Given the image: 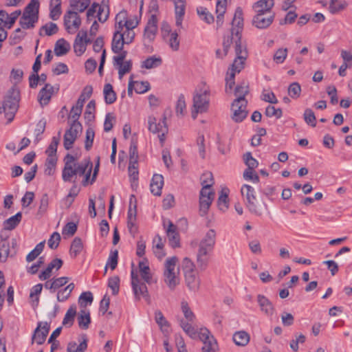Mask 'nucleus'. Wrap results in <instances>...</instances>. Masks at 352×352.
<instances>
[{
    "instance_id": "nucleus-1",
    "label": "nucleus",
    "mask_w": 352,
    "mask_h": 352,
    "mask_svg": "<svg viewBox=\"0 0 352 352\" xmlns=\"http://www.w3.org/2000/svg\"><path fill=\"white\" fill-rule=\"evenodd\" d=\"M64 168L62 170V179L65 182H72L74 184L77 182V177L84 176L82 184L86 186L89 184L92 162L90 160H85L76 162L74 156L67 154L64 158Z\"/></svg>"
},
{
    "instance_id": "nucleus-2",
    "label": "nucleus",
    "mask_w": 352,
    "mask_h": 352,
    "mask_svg": "<svg viewBox=\"0 0 352 352\" xmlns=\"http://www.w3.org/2000/svg\"><path fill=\"white\" fill-rule=\"evenodd\" d=\"M40 3L38 0H31L25 7L19 23L23 30L32 29L35 27L39 17Z\"/></svg>"
},
{
    "instance_id": "nucleus-3",
    "label": "nucleus",
    "mask_w": 352,
    "mask_h": 352,
    "mask_svg": "<svg viewBox=\"0 0 352 352\" xmlns=\"http://www.w3.org/2000/svg\"><path fill=\"white\" fill-rule=\"evenodd\" d=\"M177 256L168 258L164 263V280L170 290L179 284V270L176 269Z\"/></svg>"
},
{
    "instance_id": "nucleus-4",
    "label": "nucleus",
    "mask_w": 352,
    "mask_h": 352,
    "mask_svg": "<svg viewBox=\"0 0 352 352\" xmlns=\"http://www.w3.org/2000/svg\"><path fill=\"white\" fill-rule=\"evenodd\" d=\"M210 91L206 89H199L195 91L193 96V105L192 118L195 120L198 113L207 111L209 107Z\"/></svg>"
},
{
    "instance_id": "nucleus-5",
    "label": "nucleus",
    "mask_w": 352,
    "mask_h": 352,
    "mask_svg": "<svg viewBox=\"0 0 352 352\" xmlns=\"http://www.w3.org/2000/svg\"><path fill=\"white\" fill-rule=\"evenodd\" d=\"M236 58L234 60L230 72H234V74L239 73L243 68L245 62L248 58V53L245 44H243L240 40L235 41L234 47Z\"/></svg>"
},
{
    "instance_id": "nucleus-6",
    "label": "nucleus",
    "mask_w": 352,
    "mask_h": 352,
    "mask_svg": "<svg viewBox=\"0 0 352 352\" xmlns=\"http://www.w3.org/2000/svg\"><path fill=\"white\" fill-rule=\"evenodd\" d=\"M241 193L248 210L254 214L261 215V212L257 206V199L254 188L250 185L243 184L241 188Z\"/></svg>"
},
{
    "instance_id": "nucleus-7",
    "label": "nucleus",
    "mask_w": 352,
    "mask_h": 352,
    "mask_svg": "<svg viewBox=\"0 0 352 352\" xmlns=\"http://www.w3.org/2000/svg\"><path fill=\"white\" fill-rule=\"evenodd\" d=\"M64 26L69 34L75 33L81 25V19L78 13L74 10H67L63 16Z\"/></svg>"
},
{
    "instance_id": "nucleus-8",
    "label": "nucleus",
    "mask_w": 352,
    "mask_h": 352,
    "mask_svg": "<svg viewBox=\"0 0 352 352\" xmlns=\"http://www.w3.org/2000/svg\"><path fill=\"white\" fill-rule=\"evenodd\" d=\"M131 276L132 289L135 296V298L140 300V298L142 297L146 300H148L149 295L147 287L146 285V283L144 281H142L138 278V275L135 274L133 270L131 271Z\"/></svg>"
},
{
    "instance_id": "nucleus-9",
    "label": "nucleus",
    "mask_w": 352,
    "mask_h": 352,
    "mask_svg": "<svg viewBox=\"0 0 352 352\" xmlns=\"http://www.w3.org/2000/svg\"><path fill=\"white\" fill-rule=\"evenodd\" d=\"M214 193L211 189H209V185H206L202 187L199 197V210L201 216L207 213L214 199Z\"/></svg>"
},
{
    "instance_id": "nucleus-10",
    "label": "nucleus",
    "mask_w": 352,
    "mask_h": 352,
    "mask_svg": "<svg viewBox=\"0 0 352 352\" xmlns=\"http://www.w3.org/2000/svg\"><path fill=\"white\" fill-rule=\"evenodd\" d=\"M20 100V92L19 89L12 88L3 102V108L4 111H11L16 113Z\"/></svg>"
},
{
    "instance_id": "nucleus-11",
    "label": "nucleus",
    "mask_w": 352,
    "mask_h": 352,
    "mask_svg": "<svg viewBox=\"0 0 352 352\" xmlns=\"http://www.w3.org/2000/svg\"><path fill=\"white\" fill-rule=\"evenodd\" d=\"M82 129V127L80 122L70 124V128L65 131L64 135L63 145L66 150L72 148L79 132H81Z\"/></svg>"
},
{
    "instance_id": "nucleus-12",
    "label": "nucleus",
    "mask_w": 352,
    "mask_h": 352,
    "mask_svg": "<svg viewBox=\"0 0 352 352\" xmlns=\"http://www.w3.org/2000/svg\"><path fill=\"white\" fill-rule=\"evenodd\" d=\"M247 100L238 102L234 100L231 105L232 119L235 122H241L247 116L248 111H247Z\"/></svg>"
},
{
    "instance_id": "nucleus-13",
    "label": "nucleus",
    "mask_w": 352,
    "mask_h": 352,
    "mask_svg": "<svg viewBox=\"0 0 352 352\" xmlns=\"http://www.w3.org/2000/svg\"><path fill=\"white\" fill-rule=\"evenodd\" d=\"M91 43V40L87 37L86 30L79 31L74 43V50L77 56H81L86 50L87 45Z\"/></svg>"
},
{
    "instance_id": "nucleus-14",
    "label": "nucleus",
    "mask_w": 352,
    "mask_h": 352,
    "mask_svg": "<svg viewBox=\"0 0 352 352\" xmlns=\"http://www.w3.org/2000/svg\"><path fill=\"white\" fill-rule=\"evenodd\" d=\"M232 25L233 26L231 30L232 36L235 35L237 38L236 40L241 41V31L243 27V10L241 8H236Z\"/></svg>"
},
{
    "instance_id": "nucleus-15",
    "label": "nucleus",
    "mask_w": 352,
    "mask_h": 352,
    "mask_svg": "<svg viewBox=\"0 0 352 352\" xmlns=\"http://www.w3.org/2000/svg\"><path fill=\"white\" fill-rule=\"evenodd\" d=\"M200 336L201 341L204 343V346L201 349L202 352H217V342L208 330L204 331Z\"/></svg>"
},
{
    "instance_id": "nucleus-16",
    "label": "nucleus",
    "mask_w": 352,
    "mask_h": 352,
    "mask_svg": "<svg viewBox=\"0 0 352 352\" xmlns=\"http://www.w3.org/2000/svg\"><path fill=\"white\" fill-rule=\"evenodd\" d=\"M274 17V13L256 14L252 19V25L258 29L267 28L273 23Z\"/></svg>"
},
{
    "instance_id": "nucleus-17",
    "label": "nucleus",
    "mask_w": 352,
    "mask_h": 352,
    "mask_svg": "<svg viewBox=\"0 0 352 352\" xmlns=\"http://www.w3.org/2000/svg\"><path fill=\"white\" fill-rule=\"evenodd\" d=\"M42 324L41 322L38 323V326L35 329L32 337V344L34 342L38 344H42L45 342L50 331V325L47 322H45L43 325Z\"/></svg>"
},
{
    "instance_id": "nucleus-18",
    "label": "nucleus",
    "mask_w": 352,
    "mask_h": 352,
    "mask_svg": "<svg viewBox=\"0 0 352 352\" xmlns=\"http://www.w3.org/2000/svg\"><path fill=\"white\" fill-rule=\"evenodd\" d=\"M157 31V19L155 14H152L144 28V39L148 43L152 42L156 36Z\"/></svg>"
},
{
    "instance_id": "nucleus-19",
    "label": "nucleus",
    "mask_w": 352,
    "mask_h": 352,
    "mask_svg": "<svg viewBox=\"0 0 352 352\" xmlns=\"http://www.w3.org/2000/svg\"><path fill=\"white\" fill-rule=\"evenodd\" d=\"M216 243V232L214 229H210L201 239L199 245V249L212 252Z\"/></svg>"
},
{
    "instance_id": "nucleus-20",
    "label": "nucleus",
    "mask_w": 352,
    "mask_h": 352,
    "mask_svg": "<svg viewBox=\"0 0 352 352\" xmlns=\"http://www.w3.org/2000/svg\"><path fill=\"white\" fill-rule=\"evenodd\" d=\"M167 228L166 229L169 245L173 248L179 247V235L177 231V227L170 220L167 221Z\"/></svg>"
},
{
    "instance_id": "nucleus-21",
    "label": "nucleus",
    "mask_w": 352,
    "mask_h": 352,
    "mask_svg": "<svg viewBox=\"0 0 352 352\" xmlns=\"http://www.w3.org/2000/svg\"><path fill=\"white\" fill-rule=\"evenodd\" d=\"M193 322H186L184 319H181L179 321L180 327L182 328L184 331L192 339L199 338L201 340V335L204 331L208 330L207 329H201L200 331L192 326Z\"/></svg>"
},
{
    "instance_id": "nucleus-22",
    "label": "nucleus",
    "mask_w": 352,
    "mask_h": 352,
    "mask_svg": "<svg viewBox=\"0 0 352 352\" xmlns=\"http://www.w3.org/2000/svg\"><path fill=\"white\" fill-rule=\"evenodd\" d=\"M175 5V24L182 28L183 18L186 10V0H173Z\"/></svg>"
},
{
    "instance_id": "nucleus-23",
    "label": "nucleus",
    "mask_w": 352,
    "mask_h": 352,
    "mask_svg": "<svg viewBox=\"0 0 352 352\" xmlns=\"http://www.w3.org/2000/svg\"><path fill=\"white\" fill-rule=\"evenodd\" d=\"M257 302L261 311L267 316H272L274 312V307L272 302L264 295L257 296Z\"/></svg>"
},
{
    "instance_id": "nucleus-24",
    "label": "nucleus",
    "mask_w": 352,
    "mask_h": 352,
    "mask_svg": "<svg viewBox=\"0 0 352 352\" xmlns=\"http://www.w3.org/2000/svg\"><path fill=\"white\" fill-rule=\"evenodd\" d=\"M274 5V0H259L254 3L253 8L256 14H265L267 13H274L272 11Z\"/></svg>"
},
{
    "instance_id": "nucleus-25",
    "label": "nucleus",
    "mask_w": 352,
    "mask_h": 352,
    "mask_svg": "<svg viewBox=\"0 0 352 352\" xmlns=\"http://www.w3.org/2000/svg\"><path fill=\"white\" fill-rule=\"evenodd\" d=\"M54 93V87L47 83L43 87L38 95V99L41 105H47L51 100L52 96Z\"/></svg>"
},
{
    "instance_id": "nucleus-26",
    "label": "nucleus",
    "mask_w": 352,
    "mask_h": 352,
    "mask_svg": "<svg viewBox=\"0 0 352 352\" xmlns=\"http://www.w3.org/2000/svg\"><path fill=\"white\" fill-rule=\"evenodd\" d=\"M164 185V177L162 175L155 174L151 179L150 189L152 194L155 196H160Z\"/></svg>"
},
{
    "instance_id": "nucleus-27",
    "label": "nucleus",
    "mask_w": 352,
    "mask_h": 352,
    "mask_svg": "<svg viewBox=\"0 0 352 352\" xmlns=\"http://www.w3.org/2000/svg\"><path fill=\"white\" fill-rule=\"evenodd\" d=\"M186 286L192 292L198 291L200 285V280L197 276V272L194 273H188L184 274Z\"/></svg>"
},
{
    "instance_id": "nucleus-28",
    "label": "nucleus",
    "mask_w": 352,
    "mask_h": 352,
    "mask_svg": "<svg viewBox=\"0 0 352 352\" xmlns=\"http://www.w3.org/2000/svg\"><path fill=\"white\" fill-rule=\"evenodd\" d=\"M209 252L198 249L196 255L197 267L200 271H204L209 263Z\"/></svg>"
},
{
    "instance_id": "nucleus-29",
    "label": "nucleus",
    "mask_w": 352,
    "mask_h": 352,
    "mask_svg": "<svg viewBox=\"0 0 352 352\" xmlns=\"http://www.w3.org/2000/svg\"><path fill=\"white\" fill-rule=\"evenodd\" d=\"M227 0H217V28H219L223 23V16L226 11Z\"/></svg>"
},
{
    "instance_id": "nucleus-30",
    "label": "nucleus",
    "mask_w": 352,
    "mask_h": 352,
    "mask_svg": "<svg viewBox=\"0 0 352 352\" xmlns=\"http://www.w3.org/2000/svg\"><path fill=\"white\" fill-rule=\"evenodd\" d=\"M227 0H217V28H219L223 23V16L226 11Z\"/></svg>"
},
{
    "instance_id": "nucleus-31",
    "label": "nucleus",
    "mask_w": 352,
    "mask_h": 352,
    "mask_svg": "<svg viewBox=\"0 0 352 352\" xmlns=\"http://www.w3.org/2000/svg\"><path fill=\"white\" fill-rule=\"evenodd\" d=\"M81 340L77 346L75 342H70L67 344V352H85L87 348V338L86 335L81 336Z\"/></svg>"
},
{
    "instance_id": "nucleus-32",
    "label": "nucleus",
    "mask_w": 352,
    "mask_h": 352,
    "mask_svg": "<svg viewBox=\"0 0 352 352\" xmlns=\"http://www.w3.org/2000/svg\"><path fill=\"white\" fill-rule=\"evenodd\" d=\"M124 36V34L114 32L111 43V50L113 53H119L123 50L124 45L126 44Z\"/></svg>"
},
{
    "instance_id": "nucleus-33",
    "label": "nucleus",
    "mask_w": 352,
    "mask_h": 352,
    "mask_svg": "<svg viewBox=\"0 0 352 352\" xmlns=\"http://www.w3.org/2000/svg\"><path fill=\"white\" fill-rule=\"evenodd\" d=\"M148 130L153 133H160L162 129H166V117H164L162 122H157L155 117L150 116L148 120Z\"/></svg>"
},
{
    "instance_id": "nucleus-34",
    "label": "nucleus",
    "mask_w": 352,
    "mask_h": 352,
    "mask_svg": "<svg viewBox=\"0 0 352 352\" xmlns=\"http://www.w3.org/2000/svg\"><path fill=\"white\" fill-rule=\"evenodd\" d=\"M249 93V87L246 82H242L237 85L234 89V95L236 97L234 100L238 102L247 100L245 96Z\"/></svg>"
},
{
    "instance_id": "nucleus-35",
    "label": "nucleus",
    "mask_w": 352,
    "mask_h": 352,
    "mask_svg": "<svg viewBox=\"0 0 352 352\" xmlns=\"http://www.w3.org/2000/svg\"><path fill=\"white\" fill-rule=\"evenodd\" d=\"M69 50V43L64 38H60L55 43L54 51L57 56H60L65 55Z\"/></svg>"
},
{
    "instance_id": "nucleus-36",
    "label": "nucleus",
    "mask_w": 352,
    "mask_h": 352,
    "mask_svg": "<svg viewBox=\"0 0 352 352\" xmlns=\"http://www.w3.org/2000/svg\"><path fill=\"white\" fill-rule=\"evenodd\" d=\"M232 340L236 345L245 346L250 342V336L245 331H239L233 334Z\"/></svg>"
},
{
    "instance_id": "nucleus-37",
    "label": "nucleus",
    "mask_w": 352,
    "mask_h": 352,
    "mask_svg": "<svg viewBox=\"0 0 352 352\" xmlns=\"http://www.w3.org/2000/svg\"><path fill=\"white\" fill-rule=\"evenodd\" d=\"M162 64V59L160 56H152L148 57L142 62L141 67L151 69L160 67Z\"/></svg>"
},
{
    "instance_id": "nucleus-38",
    "label": "nucleus",
    "mask_w": 352,
    "mask_h": 352,
    "mask_svg": "<svg viewBox=\"0 0 352 352\" xmlns=\"http://www.w3.org/2000/svg\"><path fill=\"white\" fill-rule=\"evenodd\" d=\"M147 261H142L139 262V269L142 278L148 284L152 283V275L150 273V268L146 264Z\"/></svg>"
},
{
    "instance_id": "nucleus-39",
    "label": "nucleus",
    "mask_w": 352,
    "mask_h": 352,
    "mask_svg": "<svg viewBox=\"0 0 352 352\" xmlns=\"http://www.w3.org/2000/svg\"><path fill=\"white\" fill-rule=\"evenodd\" d=\"M78 323L80 328L87 329L91 323V317L89 311L80 310L78 316Z\"/></svg>"
},
{
    "instance_id": "nucleus-40",
    "label": "nucleus",
    "mask_w": 352,
    "mask_h": 352,
    "mask_svg": "<svg viewBox=\"0 0 352 352\" xmlns=\"http://www.w3.org/2000/svg\"><path fill=\"white\" fill-rule=\"evenodd\" d=\"M58 31V27L57 25L53 22H49L44 25H43L38 32V34L41 36L44 35L46 36H52L56 34Z\"/></svg>"
},
{
    "instance_id": "nucleus-41",
    "label": "nucleus",
    "mask_w": 352,
    "mask_h": 352,
    "mask_svg": "<svg viewBox=\"0 0 352 352\" xmlns=\"http://www.w3.org/2000/svg\"><path fill=\"white\" fill-rule=\"evenodd\" d=\"M104 101L107 104H113L116 100V94L110 83L105 84L103 89Z\"/></svg>"
},
{
    "instance_id": "nucleus-42",
    "label": "nucleus",
    "mask_w": 352,
    "mask_h": 352,
    "mask_svg": "<svg viewBox=\"0 0 352 352\" xmlns=\"http://www.w3.org/2000/svg\"><path fill=\"white\" fill-rule=\"evenodd\" d=\"M90 0H72L69 1L70 10L83 12L89 6Z\"/></svg>"
},
{
    "instance_id": "nucleus-43",
    "label": "nucleus",
    "mask_w": 352,
    "mask_h": 352,
    "mask_svg": "<svg viewBox=\"0 0 352 352\" xmlns=\"http://www.w3.org/2000/svg\"><path fill=\"white\" fill-rule=\"evenodd\" d=\"M76 315V306H71L67 311L65 317L63 320V325L65 327H71L74 321L75 316Z\"/></svg>"
},
{
    "instance_id": "nucleus-44",
    "label": "nucleus",
    "mask_w": 352,
    "mask_h": 352,
    "mask_svg": "<svg viewBox=\"0 0 352 352\" xmlns=\"http://www.w3.org/2000/svg\"><path fill=\"white\" fill-rule=\"evenodd\" d=\"M348 6L346 1L343 0H331L329 10L331 14H336L344 10Z\"/></svg>"
},
{
    "instance_id": "nucleus-45",
    "label": "nucleus",
    "mask_w": 352,
    "mask_h": 352,
    "mask_svg": "<svg viewBox=\"0 0 352 352\" xmlns=\"http://www.w3.org/2000/svg\"><path fill=\"white\" fill-rule=\"evenodd\" d=\"M21 212H17L15 215L12 216L4 221V228L8 230L14 229L21 222Z\"/></svg>"
},
{
    "instance_id": "nucleus-46",
    "label": "nucleus",
    "mask_w": 352,
    "mask_h": 352,
    "mask_svg": "<svg viewBox=\"0 0 352 352\" xmlns=\"http://www.w3.org/2000/svg\"><path fill=\"white\" fill-rule=\"evenodd\" d=\"M43 289V285L38 283L34 285L30 290V298L32 300V305L33 307H36L39 302V294Z\"/></svg>"
},
{
    "instance_id": "nucleus-47",
    "label": "nucleus",
    "mask_w": 352,
    "mask_h": 352,
    "mask_svg": "<svg viewBox=\"0 0 352 352\" xmlns=\"http://www.w3.org/2000/svg\"><path fill=\"white\" fill-rule=\"evenodd\" d=\"M83 244L82 240L79 237H75L72 242L69 253L72 257H76L82 250Z\"/></svg>"
},
{
    "instance_id": "nucleus-48",
    "label": "nucleus",
    "mask_w": 352,
    "mask_h": 352,
    "mask_svg": "<svg viewBox=\"0 0 352 352\" xmlns=\"http://www.w3.org/2000/svg\"><path fill=\"white\" fill-rule=\"evenodd\" d=\"M228 192L229 190L227 188H222L221 195L218 198V207L221 210L225 211L228 208Z\"/></svg>"
},
{
    "instance_id": "nucleus-49",
    "label": "nucleus",
    "mask_w": 352,
    "mask_h": 352,
    "mask_svg": "<svg viewBox=\"0 0 352 352\" xmlns=\"http://www.w3.org/2000/svg\"><path fill=\"white\" fill-rule=\"evenodd\" d=\"M197 13L201 20L205 21L208 24H210L214 22L213 15L206 8L198 7L197 8Z\"/></svg>"
},
{
    "instance_id": "nucleus-50",
    "label": "nucleus",
    "mask_w": 352,
    "mask_h": 352,
    "mask_svg": "<svg viewBox=\"0 0 352 352\" xmlns=\"http://www.w3.org/2000/svg\"><path fill=\"white\" fill-rule=\"evenodd\" d=\"M58 137H53L52 142L46 150L47 157H56L57 147L60 142V131L58 132Z\"/></svg>"
},
{
    "instance_id": "nucleus-51",
    "label": "nucleus",
    "mask_w": 352,
    "mask_h": 352,
    "mask_svg": "<svg viewBox=\"0 0 352 352\" xmlns=\"http://www.w3.org/2000/svg\"><path fill=\"white\" fill-rule=\"evenodd\" d=\"M10 255V243L6 239L0 241V261L6 262Z\"/></svg>"
},
{
    "instance_id": "nucleus-52",
    "label": "nucleus",
    "mask_w": 352,
    "mask_h": 352,
    "mask_svg": "<svg viewBox=\"0 0 352 352\" xmlns=\"http://www.w3.org/2000/svg\"><path fill=\"white\" fill-rule=\"evenodd\" d=\"M74 284L72 283L64 289L59 290L57 293V300L59 302L65 301L70 296V294L74 290Z\"/></svg>"
},
{
    "instance_id": "nucleus-53",
    "label": "nucleus",
    "mask_w": 352,
    "mask_h": 352,
    "mask_svg": "<svg viewBox=\"0 0 352 352\" xmlns=\"http://www.w3.org/2000/svg\"><path fill=\"white\" fill-rule=\"evenodd\" d=\"M45 247V241L38 243L36 247L27 255L26 261L32 262L36 259L38 255L43 252Z\"/></svg>"
},
{
    "instance_id": "nucleus-54",
    "label": "nucleus",
    "mask_w": 352,
    "mask_h": 352,
    "mask_svg": "<svg viewBox=\"0 0 352 352\" xmlns=\"http://www.w3.org/2000/svg\"><path fill=\"white\" fill-rule=\"evenodd\" d=\"M169 47L173 51H177L179 48V40L178 38V33L177 31H174L171 32L168 37L165 38Z\"/></svg>"
},
{
    "instance_id": "nucleus-55",
    "label": "nucleus",
    "mask_w": 352,
    "mask_h": 352,
    "mask_svg": "<svg viewBox=\"0 0 352 352\" xmlns=\"http://www.w3.org/2000/svg\"><path fill=\"white\" fill-rule=\"evenodd\" d=\"M93 88L91 85H87L82 89L76 104H79V106L83 107L85 100L89 98L92 94Z\"/></svg>"
},
{
    "instance_id": "nucleus-56",
    "label": "nucleus",
    "mask_w": 352,
    "mask_h": 352,
    "mask_svg": "<svg viewBox=\"0 0 352 352\" xmlns=\"http://www.w3.org/2000/svg\"><path fill=\"white\" fill-rule=\"evenodd\" d=\"M288 50L287 48H279L278 49L273 56V60L276 64L283 63L287 56Z\"/></svg>"
},
{
    "instance_id": "nucleus-57",
    "label": "nucleus",
    "mask_w": 352,
    "mask_h": 352,
    "mask_svg": "<svg viewBox=\"0 0 352 352\" xmlns=\"http://www.w3.org/2000/svg\"><path fill=\"white\" fill-rule=\"evenodd\" d=\"M181 308L184 316L187 320L186 322H193L195 319V316L193 312L190 310L188 304L186 301H182L181 303Z\"/></svg>"
},
{
    "instance_id": "nucleus-58",
    "label": "nucleus",
    "mask_w": 352,
    "mask_h": 352,
    "mask_svg": "<svg viewBox=\"0 0 352 352\" xmlns=\"http://www.w3.org/2000/svg\"><path fill=\"white\" fill-rule=\"evenodd\" d=\"M136 200L133 195H131L129 200V206L127 212V219H136L137 217Z\"/></svg>"
},
{
    "instance_id": "nucleus-59",
    "label": "nucleus",
    "mask_w": 352,
    "mask_h": 352,
    "mask_svg": "<svg viewBox=\"0 0 352 352\" xmlns=\"http://www.w3.org/2000/svg\"><path fill=\"white\" fill-rule=\"evenodd\" d=\"M57 157H47L45 162V173L47 175H52L54 173Z\"/></svg>"
},
{
    "instance_id": "nucleus-60",
    "label": "nucleus",
    "mask_w": 352,
    "mask_h": 352,
    "mask_svg": "<svg viewBox=\"0 0 352 352\" xmlns=\"http://www.w3.org/2000/svg\"><path fill=\"white\" fill-rule=\"evenodd\" d=\"M49 205V197L47 193L42 195L40 199L37 214L42 217L47 210Z\"/></svg>"
},
{
    "instance_id": "nucleus-61",
    "label": "nucleus",
    "mask_w": 352,
    "mask_h": 352,
    "mask_svg": "<svg viewBox=\"0 0 352 352\" xmlns=\"http://www.w3.org/2000/svg\"><path fill=\"white\" fill-rule=\"evenodd\" d=\"M82 107L78 104L72 107L69 116V119L72 120V123L79 122L78 118L81 115Z\"/></svg>"
},
{
    "instance_id": "nucleus-62",
    "label": "nucleus",
    "mask_w": 352,
    "mask_h": 352,
    "mask_svg": "<svg viewBox=\"0 0 352 352\" xmlns=\"http://www.w3.org/2000/svg\"><path fill=\"white\" fill-rule=\"evenodd\" d=\"M115 67H118V75L119 78L121 79L124 74L129 73L132 68V62L131 60H126L122 62L120 65H116Z\"/></svg>"
},
{
    "instance_id": "nucleus-63",
    "label": "nucleus",
    "mask_w": 352,
    "mask_h": 352,
    "mask_svg": "<svg viewBox=\"0 0 352 352\" xmlns=\"http://www.w3.org/2000/svg\"><path fill=\"white\" fill-rule=\"evenodd\" d=\"M184 274L194 273L196 272L193 261L188 257H185L182 263Z\"/></svg>"
},
{
    "instance_id": "nucleus-64",
    "label": "nucleus",
    "mask_w": 352,
    "mask_h": 352,
    "mask_svg": "<svg viewBox=\"0 0 352 352\" xmlns=\"http://www.w3.org/2000/svg\"><path fill=\"white\" fill-rule=\"evenodd\" d=\"M301 87L298 82H292L288 87V94L291 98L296 99L300 97Z\"/></svg>"
}]
</instances>
